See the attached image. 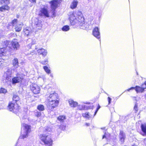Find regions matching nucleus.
Returning a JSON list of instances; mask_svg holds the SVG:
<instances>
[{
    "mask_svg": "<svg viewBox=\"0 0 146 146\" xmlns=\"http://www.w3.org/2000/svg\"><path fill=\"white\" fill-rule=\"evenodd\" d=\"M23 27V24H20L17 25V26L15 28V30L17 32H19L20 31L22 28Z\"/></svg>",
    "mask_w": 146,
    "mask_h": 146,
    "instance_id": "obj_22",
    "label": "nucleus"
},
{
    "mask_svg": "<svg viewBox=\"0 0 146 146\" xmlns=\"http://www.w3.org/2000/svg\"><path fill=\"white\" fill-rule=\"evenodd\" d=\"M37 109L40 111H43L44 109V106L42 105H38L37 107Z\"/></svg>",
    "mask_w": 146,
    "mask_h": 146,
    "instance_id": "obj_32",
    "label": "nucleus"
},
{
    "mask_svg": "<svg viewBox=\"0 0 146 146\" xmlns=\"http://www.w3.org/2000/svg\"><path fill=\"white\" fill-rule=\"evenodd\" d=\"M60 0H53L50 1L51 8V10L50 13L52 14L51 17H53L56 16L55 11L58 5L59 4V1Z\"/></svg>",
    "mask_w": 146,
    "mask_h": 146,
    "instance_id": "obj_4",
    "label": "nucleus"
},
{
    "mask_svg": "<svg viewBox=\"0 0 146 146\" xmlns=\"http://www.w3.org/2000/svg\"><path fill=\"white\" fill-rule=\"evenodd\" d=\"M108 104H110L111 102V98L109 97L108 98Z\"/></svg>",
    "mask_w": 146,
    "mask_h": 146,
    "instance_id": "obj_44",
    "label": "nucleus"
},
{
    "mask_svg": "<svg viewBox=\"0 0 146 146\" xmlns=\"http://www.w3.org/2000/svg\"><path fill=\"white\" fill-rule=\"evenodd\" d=\"M144 87V89L146 88V82H145L142 85V87Z\"/></svg>",
    "mask_w": 146,
    "mask_h": 146,
    "instance_id": "obj_45",
    "label": "nucleus"
},
{
    "mask_svg": "<svg viewBox=\"0 0 146 146\" xmlns=\"http://www.w3.org/2000/svg\"><path fill=\"white\" fill-rule=\"evenodd\" d=\"M144 142L146 144V138L144 140Z\"/></svg>",
    "mask_w": 146,
    "mask_h": 146,
    "instance_id": "obj_49",
    "label": "nucleus"
},
{
    "mask_svg": "<svg viewBox=\"0 0 146 146\" xmlns=\"http://www.w3.org/2000/svg\"><path fill=\"white\" fill-rule=\"evenodd\" d=\"M19 100V97L17 95H14L13 96V102L14 101L17 102Z\"/></svg>",
    "mask_w": 146,
    "mask_h": 146,
    "instance_id": "obj_29",
    "label": "nucleus"
},
{
    "mask_svg": "<svg viewBox=\"0 0 146 146\" xmlns=\"http://www.w3.org/2000/svg\"><path fill=\"white\" fill-rule=\"evenodd\" d=\"M48 63V60H47L44 61H42L40 63L43 65H46Z\"/></svg>",
    "mask_w": 146,
    "mask_h": 146,
    "instance_id": "obj_40",
    "label": "nucleus"
},
{
    "mask_svg": "<svg viewBox=\"0 0 146 146\" xmlns=\"http://www.w3.org/2000/svg\"><path fill=\"white\" fill-rule=\"evenodd\" d=\"M43 68L45 72L47 74H49L50 73V70L48 68L47 66H44Z\"/></svg>",
    "mask_w": 146,
    "mask_h": 146,
    "instance_id": "obj_31",
    "label": "nucleus"
},
{
    "mask_svg": "<svg viewBox=\"0 0 146 146\" xmlns=\"http://www.w3.org/2000/svg\"><path fill=\"white\" fill-rule=\"evenodd\" d=\"M24 32L25 33V35L26 36H28L29 33V31L27 28H25L24 30Z\"/></svg>",
    "mask_w": 146,
    "mask_h": 146,
    "instance_id": "obj_35",
    "label": "nucleus"
},
{
    "mask_svg": "<svg viewBox=\"0 0 146 146\" xmlns=\"http://www.w3.org/2000/svg\"><path fill=\"white\" fill-rule=\"evenodd\" d=\"M12 64L15 68H17L19 66L18 59L17 58H14L12 60Z\"/></svg>",
    "mask_w": 146,
    "mask_h": 146,
    "instance_id": "obj_17",
    "label": "nucleus"
},
{
    "mask_svg": "<svg viewBox=\"0 0 146 146\" xmlns=\"http://www.w3.org/2000/svg\"><path fill=\"white\" fill-rule=\"evenodd\" d=\"M9 0H0V2L1 3H5L6 4H8L9 3Z\"/></svg>",
    "mask_w": 146,
    "mask_h": 146,
    "instance_id": "obj_36",
    "label": "nucleus"
},
{
    "mask_svg": "<svg viewBox=\"0 0 146 146\" xmlns=\"http://www.w3.org/2000/svg\"><path fill=\"white\" fill-rule=\"evenodd\" d=\"M8 108L10 111L16 113L19 111L20 108L16 102L14 103L12 102L9 103Z\"/></svg>",
    "mask_w": 146,
    "mask_h": 146,
    "instance_id": "obj_5",
    "label": "nucleus"
},
{
    "mask_svg": "<svg viewBox=\"0 0 146 146\" xmlns=\"http://www.w3.org/2000/svg\"><path fill=\"white\" fill-rule=\"evenodd\" d=\"M40 137L41 140L44 143H46L47 142L46 141H45L46 138L47 139V140L49 141L50 140V135L47 134L40 135Z\"/></svg>",
    "mask_w": 146,
    "mask_h": 146,
    "instance_id": "obj_11",
    "label": "nucleus"
},
{
    "mask_svg": "<svg viewBox=\"0 0 146 146\" xmlns=\"http://www.w3.org/2000/svg\"><path fill=\"white\" fill-rule=\"evenodd\" d=\"M134 110L135 111V112H136L137 111L138 109L137 108V104H135L134 107Z\"/></svg>",
    "mask_w": 146,
    "mask_h": 146,
    "instance_id": "obj_41",
    "label": "nucleus"
},
{
    "mask_svg": "<svg viewBox=\"0 0 146 146\" xmlns=\"http://www.w3.org/2000/svg\"><path fill=\"white\" fill-rule=\"evenodd\" d=\"M23 78L21 77V75L18 74L17 76L14 77L12 79V83L13 84L18 83L21 82Z\"/></svg>",
    "mask_w": 146,
    "mask_h": 146,
    "instance_id": "obj_10",
    "label": "nucleus"
},
{
    "mask_svg": "<svg viewBox=\"0 0 146 146\" xmlns=\"http://www.w3.org/2000/svg\"><path fill=\"white\" fill-rule=\"evenodd\" d=\"M62 29L64 31H68L70 29L68 25H65L62 27Z\"/></svg>",
    "mask_w": 146,
    "mask_h": 146,
    "instance_id": "obj_30",
    "label": "nucleus"
},
{
    "mask_svg": "<svg viewBox=\"0 0 146 146\" xmlns=\"http://www.w3.org/2000/svg\"><path fill=\"white\" fill-rule=\"evenodd\" d=\"M19 45L17 39H14L11 42L9 45V47L12 50H16L19 48Z\"/></svg>",
    "mask_w": 146,
    "mask_h": 146,
    "instance_id": "obj_6",
    "label": "nucleus"
},
{
    "mask_svg": "<svg viewBox=\"0 0 146 146\" xmlns=\"http://www.w3.org/2000/svg\"><path fill=\"white\" fill-rule=\"evenodd\" d=\"M11 76H5L4 74L3 76V81L4 82L7 83L8 84H10L11 82Z\"/></svg>",
    "mask_w": 146,
    "mask_h": 146,
    "instance_id": "obj_12",
    "label": "nucleus"
},
{
    "mask_svg": "<svg viewBox=\"0 0 146 146\" xmlns=\"http://www.w3.org/2000/svg\"><path fill=\"white\" fill-rule=\"evenodd\" d=\"M86 125L87 126H88L89 125V123H87L86 124Z\"/></svg>",
    "mask_w": 146,
    "mask_h": 146,
    "instance_id": "obj_48",
    "label": "nucleus"
},
{
    "mask_svg": "<svg viewBox=\"0 0 146 146\" xmlns=\"http://www.w3.org/2000/svg\"><path fill=\"white\" fill-rule=\"evenodd\" d=\"M29 1H30L31 3H35L36 2V0H29Z\"/></svg>",
    "mask_w": 146,
    "mask_h": 146,
    "instance_id": "obj_46",
    "label": "nucleus"
},
{
    "mask_svg": "<svg viewBox=\"0 0 146 146\" xmlns=\"http://www.w3.org/2000/svg\"><path fill=\"white\" fill-rule=\"evenodd\" d=\"M22 128L23 129L21 132V135L19 139H24L28 137V134L31 131V127L27 124H23L22 125Z\"/></svg>",
    "mask_w": 146,
    "mask_h": 146,
    "instance_id": "obj_3",
    "label": "nucleus"
},
{
    "mask_svg": "<svg viewBox=\"0 0 146 146\" xmlns=\"http://www.w3.org/2000/svg\"><path fill=\"white\" fill-rule=\"evenodd\" d=\"M37 51L38 54L42 55L44 57L46 56L47 53V50L42 48L38 49Z\"/></svg>",
    "mask_w": 146,
    "mask_h": 146,
    "instance_id": "obj_13",
    "label": "nucleus"
},
{
    "mask_svg": "<svg viewBox=\"0 0 146 146\" xmlns=\"http://www.w3.org/2000/svg\"><path fill=\"white\" fill-rule=\"evenodd\" d=\"M141 127L142 131L146 135V123L142 124Z\"/></svg>",
    "mask_w": 146,
    "mask_h": 146,
    "instance_id": "obj_27",
    "label": "nucleus"
},
{
    "mask_svg": "<svg viewBox=\"0 0 146 146\" xmlns=\"http://www.w3.org/2000/svg\"><path fill=\"white\" fill-rule=\"evenodd\" d=\"M69 19L72 25L79 26L81 29H88L89 26L85 23L84 19L82 12L78 10L71 12L69 13Z\"/></svg>",
    "mask_w": 146,
    "mask_h": 146,
    "instance_id": "obj_1",
    "label": "nucleus"
},
{
    "mask_svg": "<svg viewBox=\"0 0 146 146\" xmlns=\"http://www.w3.org/2000/svg\"><path fill=\"white\" fill-rule=\"evenodd\" d=\"M31 89L32 91L35 94L39 93L40 92V88L36 84H32L31 85Z\"/></svg>",
    "mask_w": 146,
    "mask_h": 146,
    "instance_id": "obj_7",
    "label": "nucleus"
},
{
    "mask_svg": "<svg viewBox=\"0 0 146 146\" xmlns=\"http://www.w3.org/2000/svg\"><path fill=\"white\" fill-rule=\"evenodd\" d=\"M9 43V42L8 41L5 40H4V42H3L1 43L2 45L3 46V47H7L8 46Z\"/></svg>",
    "mask_w": 146,
    "mask_h": 146,
    "instance_id": "obj_26",
    "label": "nucleus"
},
{
    "mask_svg": "<svg viewBox=\"0 0 146 146\" xmlns=\"http://www.w3.org/2000/svg\"><path fill=\"white\" fill-rule=\"evenodd\" d=\"M3 63V61L2 59H0V68L3 66L2 64Z\"/></svg>",
    "mask_w": 146,
    "mask_h": 146,
    "instance_id": "obj_43",
    "label": "nucleus"
},
{
    "mask_svg": "<svg viewBox=\"0 0 146 146\" xmlns=\"http://www.w3.org/2000/svg\"><path fill=\"white\" fill-rule=\"evenodd\" d=\"M46 96L47 98V107L48 110L52 111L59 104L58 95L54 91H52L51 88H49Z\"/></svg>",
    "mask_w": 146,
    "mask_h": 146,
    "instance_id": "obj_2",
    "label": "nucleus"
},
{
    "mask_svg": "<svg viewBox=\"0 0 146 146\" xmlns=\"http://www.w3.org/2000/svg\"><path fill=\"white\" fill-rule=\"evenodd\" d=\"M125 137V133L122 131H121L119 135V138L120 139V141L121 143H123L124 142Z\"/></svg>",
    "mask_w": 146,
    "mask_h": 146,
    "instance_id": "obj_14",
    "label": "nucleus"
},
{
    "mask_svg": "<svg viewBox=\"0 0 146 146\" xmlns=\"http://www.w3.org/2000/svg\"><path fill=\"white\" fill-rule=\"evenodd\" d=\"M104 138H106V135L104 134L103 136V137H102V139H103Z\"/></svg>",
    "mask_w": 146,
    "mask_h": 146,
    "instance_id": "obj_47",
    "label": "nucleus"
},
{
    "mask_svg": "<svg viewBox=\"0 0 146 146\" xmlns=\"http://www.w3.org/2000/svg\"><path fill=\"white\" fill-rule=\"evenodd\" d=\"M100 108V106L99 105L98 107L97 108L96 110V111H95V112L94 113V116H93V117H94L96 115L99 109Z\"/></svg>",
    "mask_w": 146,
    "mask_h": 146,
    "instance_id": "obj_42",
    "label": "nucleus"
},
{
    "mask_svg": "<svg viewBox=\"0 0 146 146\" xmlns=\"http://www.w3.org/2000/svg\"><path fill=\"white\" fill-rule=\"evenodd\" d=\"M6 50L5 47L0 48V56L4 55L5 54Z\"/></svg>",
    "mask_w": 146,
    "mask_h": 146,
    "instance_id": "obj_25",
    "label": "nucleus"
},
{
    "mask_svg": "<svg viewBox=\"0 0 146 146\" xmlns=\"http://www.w3.org/2000/svg\"><path fill=\"white\" fill-rule=\"evenodd\" d=\"M35 25L36 27H42V24L41 21L38 20V19H36L35 20Z\"/></svg>",
    "mask_w": 146,
    "mask_h": 146,
    "instance_id": "obj_20",
    "label": "nucleus"
},
{
    "mask_svg": "<svg viewBox=\"0 0 146 146\" xmlns=\"http://www.w3.org/2000/svg\"><path fill=\"white\" fill-rule=\"evenodd\" d=\"M50 76L52 77V74H50Z\"/></svg>",
    "mask_w": 146,
    "mask_h": 146,
    "instance_id": "obj_51",
    "label": "nucleus"
},
{
    "mask_svg": "<svg viewBox=\"0 0 146 146\" xmlns=\"http://www.w3.org/2000/svg\"><path fill=\"white\" fill-rule=\"evenodd\" d=\"M17 19H14L13 20L12 22V24L13 26L15 25L17 22Z\"/></svg>",
    "mask_w": 146,
    "mask_h": 146,
    "instance_id": "obj_39",
    "label": "nucleus"
},
{
    "mask_svg": "<svg viewBox=\"0 0 146 146\" xmlns=\"http://www.w3.org/2000/svg\"><path fill=\"white\" fill-rule=\"evenodd\" d=\"M27 43L28 44V46L30 47L32 44H34L36 43V41L35 40L29 38L27 40Z\"/></svg>",
    "mask_w": 146,
    "mask_h": 146,
    "instance_id": "obj_19",
    "label": "nucleus"
},
{
    "mask_svg": "<svg viewBox=\"0 0 146 146\" xmlns=\"http://www.w3.org/2000/svg\"><path fill=\"white\" fill-rule=\"evenodd\" d=\"M77 106L79 110H84L85 108V105H79Z\"/></svg>",
    "mask_w": 146,
    "mask_h": 146,
    "instance_id": "obj_34",
    "label": "nucleus"
},
{
    "mask_svg": "<svg viewBox=\"0 0 146 146\" xmlns=\"http://www.w3.org/2000/svg\"><path fill=\"white\" fill-rule=\"evenodd\" d=\"M35 116L38 117H40L41 115V113L40 112H38L36 110V111L35 112Z\"/></svg>",
    "mask_w": 146,
    "mask_h": 146,
    "instance_id": "obj_38",
    "label": "nucleus"
},
{
    "mask_svg": "<svg viewBox=\"0 0 146 146\" xmlns=\"http://www.w3.org/2000/svg\"><path fill=\"white\" fill-rule=\"evenodd\" d=\"M68 102L70 106L72 107L75 108L78 105V103L74 101L71 99L69 100Z\"/></svg>",
    "mask_w": 146,
    "mask_h": 146,
    "instance_id": "obj_18",
    "label": "nucleus"
},
{
    "mask_svg": "<svg viewBox=\"0 0 146 146\" xmlns=\"http://www.w3.org/2000/svg\"><path fill=\"white\" fill-rule=\"evenodd\" d=\"M7 92V90L5 88H1L0 89V93H5Z\"/></svg>",
    "mask_w": 146,
    "mask_h": 146,
    "instance_id": "obj_37",
    "label": "nucleus"
},
{
    "mask_svg": "<svg viewBox=\"0 0 146 146\" xmlns=\"http://www.w3.org/2000/svg\"><path fill=\"white\" fill-rule=\"evenodd\" d=\"M145 88L140 87L138 86H136L135 87H131V88L127 90L128 91H129L131 90L135 89L137 93L138 92H142L144 91V88Z\"/></svg>",
    "mask_w": 146,
    "mask_h": 146,
    "instance_id": "obj_8",
    "label": "nucleus"
},
{
    "mask_svg": "<svg viewBox=\"0 0 146 146\" xmlns=\"http://www.w3.org/2000/svg\"><path fill=\"white\" fill-rule=\"evenodd\" d=\"M38 29H40V28H38Z\"/></svg>",
    "mask_w": 146,
    "mask_h": 146,
    "instance_id": "obj_54",
    "label": "nucleus"
},
{
    "mask_svg": "<svg viewBox=\"0 0 146 146\" xmlns=\"http://www.w3.org/2000/svg\"><path fill=\"white\" fill-rule=\"evenodd\" d=\"M10 7L8 5H5L0 7V11L3 12L5 10H8L9 9Z\"/></svg>",
    "mask_w": 146,
    "mask_h": 146,
    "instance_id": "obj_21",
    "label": "nucleus"
},
{
    "mask_svg": "<svg viewBox=\"0 0 146 146\" xmlns=\"http://www.w3.org/2000/svg\"><path fill=\"white\" fill-rule=\"evenodd\" d=\"M40 11L46 17H49V13L48 12L47 8L45 7L41 8Z\"/></svg>",
    "mask_w": 146,
    "mask_h": 146,
    "instance_id": "obj_15",
    "label": "nucleus"
},
{
    "mask_svg": "<svg viewBox=\"0 0 146 146\" xmlns=\"http://www.w3.org/2000/svg\"><path fill=\"white\" fill-rule=\"evenodd\" d=\"M105 127H104V128H103V129H105ZM102 129H103V128H102Z\"/></svg>",
    "mask_w": 146,
    "mask_h": 146,
    "instance_id": "obj_52",
    "label": "nucleus"
},
{
    "mask_svg": "<svg viewBox=\"0 0 146 146\" xmlns=\"http://www.w3.org/2000/svg\"><path fill=\"white\" fill-rule=\"evenodd\" d=\"M137 75H138V73H137Z\"/></svg>",
    "mask_w": 146,
    "mask_h": 146,
    "instance_id": "obj_53",
    "label": "nucleus"
},
{
    "mask_svg": "<svg viewBox=\"0 0 146 146\" xmlns=\"http://www.w3.org/2000/svg\"><path fill=\"white\" fill-rule=\"evenodd\" d=\"M82 116L84 117H86L88 119L91 118L92 117V116L90 114H89V113L87 112H86L85 113H83L82 114Z\"/></svg>",
    "mask_w": 146,
    "mask_h": 146,
    "instance_id": "obj_24",
    "label": "nucleus"
},
{
    "mask_svg": "<svg viewBox=\"0 0 146 146\" xmlns=\"http://www.w3.org/2000/svg\"><path fill=\"white\" fill-rule=\"evenodd\" d=\"M62 127H64V126H63V125H60V128H61Z\"/></svg>",
    "mask_w": 146,
    "mask_h": 146,
    "instance_id": "obj_50",
    "label": "nucleus"
},
{
    "mask_svg": "<svg viewBox=\"0 0 146 146\" xmlns=\"http://www.w3.org/2000/svg\"><path fill=\"white\" fill-rule=\"evenodd\" d=\"M65 119L64 116H60L58 117V119L60 122H63Z\"/></svg>",
    "mask_w": 146,
    "mask_h": 146,
    "instance_id": "obj_33",
    "label": "nucleus"
},
{
    "mask_svg": "<svg viewBox=\"0 0 146 146\" xmlns=\"http://www.w3.org/2000/svg\"><path fill=\"white\" fill-rule=\"evenodd\" d=\"M93 35L97 38L99 39L100 38V33L99 29L97 27H96L93 29L92 31Z\"/></svg>",
    "mask_w": 146,
    "mask_h": 146,
    "instance_id": "obj_9",
    "label": "nucleus"
},
{
    "mask_svg": "<svg viewBox=\"0 0 146 146\" xmlns=\"http://www.w3.org/2000/svg\"><path fill=\"white\" fill-rule=\"evenodd\" d=\"M45 141H46L47 142L46 143H44L45 144L47 145L48 146H50L52 145V141L51 138V137L50 136V140L49 141L47 140V138L46 139Z\"/></svg>",
    "mask_w": 146,
    "mask_h": 146,
    "instance_id": "obj_28",
    "label": "nucleus"
},
{
    "mask_svg": "<svg viewBox=\"0 0 146 146\" xmlns=\"http://www.w3.org/2000/svg\"><path fill=\"white\" fill-rule=\"evenodd\" d=\"M12 70L11 68H10L8 69L7 71L4 74L5 75V76H9L10 75L11 76V74L12 73Z\"/></svg>",
    "mask_w": 146,
    "mask_h": 146,
    "instance_id": "obj_23",
    "label": "nucleus"
},
{
    "mask_svg": "<svg viewBox=\"0 0 146 146\" xmlns=\"http://www.w3.org/2000/svg\"><path fill=\"white\" fill-rule=\"evenodd\" d=\"M78 2L77 0H73L71 3L70 7L72 9H75L77 6Z\"/></svg>",
    "mask_w": 146,
    "mask_h": 146,
    "instance_id": "obj_16",
    "label": "nucleus"
}]
</instances>
